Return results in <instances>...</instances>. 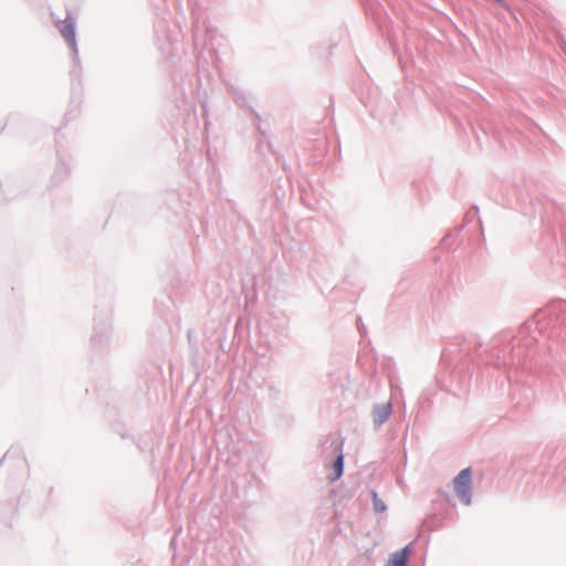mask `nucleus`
Instances as JSON below:
<instances>
[{
	"mask_svg": "<svg viewBox=\"0 0 566 566\" xmlns=\"http://www.w3.org/2000/svg\"><path fill=\"white\" fill-rule=\"evenodd\" d=\"M472 473L469 468L463 469L453 480V488L461 501L469 505L471 503Z\"/></svg>",
	"mask_w": 566,
	"mask_h": 566,
	"instance_id": "obj_1",
	"label": "nucleus"
},
{
	"mask_svg": "<svg viewBox=\"0 0 566 566\" xmlns=\"http://www.w3.org/2000/svg\"><path fill=\"white\" fill-rule=\"evenodd\" d=\"M391 412V407L389 403H386V405H382V406H379L377 408H375L374 410V422L377 424V426H380L381 423H384L387 418L389 417Z\"/></svg>",
	"mask_w": 566,
	"mask_h": 566,
	"instance_id": "obj_2",
	"label": "nucleus"
},
{
	"mask_svg": "<svg viewBox=\"0 0 566 566\" xmlns=\"http://www.w3.org/2000/svg\"><path fill=\"white\" fill-rule=\"evenodd\" d=\"M408 548L396 552L392 554L385 566H406L407 565Z\"/></svg>",
	"mask_w": 566,
	"mask_h": 566,
	"instance_id": "obj_3",
	"label": "nucleus"
},
{
	"mask_svg": "<svg viewBox=\"0 0 566 566\" xmlns=\"http://www.w3.org/2000/svg\"><path fill=\"white\" fill-rule=\"evenodd\" d=\"M61 33L71 46L75 45V31L71 23L64 24L61 29Z\"/></svg>",
	"mask_w": 566,
	"mask_h": 566,
	"instance_id": "obj_4",
	"label": "nucleus"
},
{
	"mask_svg": "<svg viewBox=\"0 0 566 566\" xmlns=\"http://www.w3.org/2000/svg\"><path fill=\"white\" fill-rule=\"evenodd\" d=\"M333 469H334V473L335 474H334V476L331 478V480L332 481H336L343 474V469H344V457H343V454H339L337 457V459L334 462Z\"/></svg>",
	"mask_w": 566,
	"mask_h": 566,
	"instance_id": "obj_5",
	"label": "nucleus"
},
{
	"mask_svg": "<svg viewBox=\"0 0 566 566\" xmlns=\"http://www.w3.org/2000/svg\"><path fill=\"white\" fill-rule=\"evenodd\" d=\"M376 509L379 510V511H382L385 507L380 506V504H376Z\"/></svg>",
	"mask_w": 566,
	"mask_h": 566,
	"instance_id": "obj_6",
	"label": "nucleus"
},
{
	"mask_svg": "<svg viewBox=\"0 0 566 566\" xmlns=\"http://www.w3.org/2000/svg\"><path fill=\"white\" fill-rule=\"evenodd\" d=\"M376 509L379 510V511H382L385 507L380 506V504H376Z\"/></svg>",
	"mask_w": 566,
	"mask_h": 566,
	"instance_id": "obj_7",
	"label": "nucleus"
}]
</instances>
